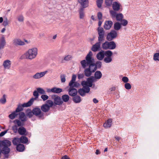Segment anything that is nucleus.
<instances>
[{
	"label": "nucleus",
	"mask_w": 159,
	"mask_h": 159,
	"mask_svg": "<svg viewBox=\"0 0 159 159\" xmlns=\"http://www.w3.org/2000/svg\"><path fill=\"white\" fill-rule=\"evenodd\" d=\"M93 53L91 51L89 52L85 57V60L81 61L80 63L84 69V71L85 75L89 77L93 73L97 70L94 63V59L92 57Z\"/></svg>",
	"instance_id": "f257e3e1"
},
{
	"label": "nucleus",
	"mask_w": 159,
	"mask_h": 159,
	"mask_svg": "<svg viewBox=\"0 0 159 159\" xmlns=\"http://www.w3.org/2000/svg\"><path fill=\"white\" fill-rule=\"evenodd\" d=\"M10 146V141L7 140L0 141V158L2 153L5 155V158H8V154L10 151V149L8 147Z\"/></svg>",
	"instance_id": "f03ea898"
},
{
	"label": "nucleus",
	"mask_w": 159,
	"mask_h": 159,
	"mask_svg": "<svg viewBox=\"0 0 159 159\" xmlns=\"http://www.w3.org/2000/svg\"><path fill=\"white\" fill-rule=\"evenodd\" d=\"M38 49L33 48L29 49L21 57V58L32 60L36 58L38 54Z\"/></svg>",
	"instance_id": "7ed1b4c3"
},
{
	"label": "nucleus",
	"mask_w": 159,
	"mask_h": 159,
	"mask_svg": "<svg viewBox=\"0 0 159 159\" xmlns=\"http://www.w3.org/2000/svg\"><path fill=\"white\" fill-rule=\"evenodd\" d=\"M31 100L29 101L27 103H25L22 104H19L16 111L11 114V119H13L15 118L18 115V112L23 110V107H27L31 106Z\"/></svg>",
	"instance_id": "20e7f679"
},
{
	"label": "nucleus",
	"mask_w": 159,
	"mask_h": 159,
	"mask_svg": "<svg viewBox=\"0 0 159 159\" xmlns=\"http://www.w3.org/2000/svg\"><path fill=\"white\" fill-rule=\"evenodd\" d=\"M116 46L114 41L110 42L106 41L102 44V48L103 49H114L116 48Z\"/></svg>",
	"instance_id": "39448f33"
},
{
	"label": "nucleus",
	"mask_w": 159,
	"mask_h": 159,
	"mask_svg": "<svg viewBox=\"0 0 159 159\" xmlns=\"http://www.w3.org/2000/svg\"><path fill=\"white\" fill-rule=\"evenodd\" d=\"M33 110L34 115L36 116H38L40 119H44V113L42 111L40 108L39 107H36L33 108Z\"/></svg>",
	"instance_id": "423d86ee"
},
{
	"label": "nucleus",
	"mask_w": 159,
	"mask_h": 159,
	"mask_svg": "<svg viewBox=\"0 0 159 159\" xmlns=\"http://www.w3.org/2000/svg\"><path fill=\"white\" fill-rule=\"evenodd\" d=\"M110 13L112 18H116L117 20L120 21L123 18V16L122 13H117L116 11L112 10L110 11Z\"/></svg>",
	"instance_id": "0eeeda50"
},
{
	"label": "nucleus",
	"mask_w": 159,
	"mask_h": 159,
	"mask_svg": "<svg viewBox=\"0 0 159 159\" xmlns=\"http://www.w3.org/2000/svg\"><path fill=\"white\" fill-rule=\"evenodd\" d=\"M98 41L103 42L104 40L105 31L102 27H98Z\"/></svg>",
	"instance_id": "6e6552de"
},
{
	"label": "nucleus",
	"mask_w": 159,
	"mask_h": 159,
	"mask_svg": "<svg viewBox=\"0 0 159 159\" xmlns=\"http://www.w3.org/2000/svg\"><path fill=\"white\" fill-rule=\"evenodd\" d=\"M117 36V32L115 30H112L107 35V39L108 41H111L116 38Z\"/></svg>",
	"instance_id": "1a4fd4ad"
},
{
	"label": "nucleus",
	"mask_w": 159,
	"mask_h": 159,
	"mask_svg": "<svg viewBox=\"0 0 159 159\" xmlns=\"http://www.w3.org/2000/svg\"><path fill=\"white\" fill-rule=\"evenodd\" d=\"M52 98L53 100L54 103L56 105H60L63 102L60 97L57 96L55 95H52Z\"/></svg>",
	"instance_id": "9d476101"
},
{
	"label": "nucleus",
	"mask_w": 159,
	"mask_h": 159,
	"mask_svg": "<svg viewBox=\"0 0 159 159\" xmlns=\"http://www.w3.org/2000/svg\"><path fill=\"white\" fill-rule=\"evenodd\" d=\"M89 91V88L86 86H83V88L80 89L78 92L81 96H83L85 95L86 93H88Z\"/></svg>",
	"instance_id": "9b49d317"
},
{
	"label": "nucleus",
	"mask_w": 159,
	"mask_h": 159,
	"mask_svg": "<svg viewBox=\"0 0 159 159\" xmlns=\"http://www.w3.org/2000/svg\"><path fill=\"white\" fill-rule=\"evenodd\" d=\"M102 42L98 41L93 45L92 47L91 50L94 52H96L99 51L100 49V47Z\"/></svg>",
	"instance_id": "f8f14e48"
},
{
	"label": "nucleus",
	"mask_w": 159,
	"mask_h": 159,
	"mask_svg": "<svg viewBox=\"0 0 159 159\" xmlns=\"http://www.w3.org/2000/svg\"><path fill=\"white\" fill-rule=\"evenodd\" d=\"M47 72V71L40 72H37L33 75V78L35 79H39L43 77Z\"/></svg>",
	"instance_id": "ddd939ff"
},
{
	"label": "nucleus",
	"mask_w": 159,
	"mask_h": 159,
	"mask_svg": "<svg viewBox=\"0 0 159 159\" xmlns=\"http://www.w3.org/2000/svg\"><path fill=\"white\" fill-rule=\"evenodd\" d=\"M70 88L68 90L69 95L72 97H75L77 93V91L76 89L72 88V85L69 86Z\"/></svg>",
	"instance_id": "4468645a"
},
{
	"label": "nucleus",
	"mask_w": 159,
	"mask_h": 159,
	"mask_svg": "<svg viewBox=\"0 0 159 159\" xmlns=\"http://www.w3.org/2000/svg\"><path fill=\"white\" fill-rule=\"evenodd\" d=\"M120 4L116 2H113L112 5L113 11H119L120 10Z\"/></svg>",
	"instance_id": "2eb2a0df"
},
{
	"label": "nucleus",
	"mask_w": 159,
	"mask_h": 159,
	"mask_svg": "<svg viewBox=\"0 0 159 159\" xmlns=\"http://www.w3.org/2000/svg\"><path fill=\"white\" fill-rule=\"evenodd\" d=\"M79 2L83 8H86L89 6L88 0H78Z\"/></svg>",
	"instance_id": "dca6fc26"
},
{
	"label": "nucleus",
	"mask_w": 159,
	"mask_h": 159,
	"mask_svg": "<svg viewBox=\"0 0 159 159\" xmlns=\"http://www.w3.org/2000/svg\"><path fill=\"white\" fill-rule=\"evenodd\" d=\"M105 51H102L98 53L96 55V57L99 60H102L105 57Z\"/></svg>",
	"instance_id": "f3484780"
},
{
	"label": "nucleus",
	"mask_w": 159,
	"mask_h": 159,
	"mask_svg": "<svg viewBox=\"0 0 159 159\" xmlns=\"http://www.w3.org/2000/svg\"><path fill=\"white\" fill-rule=\"evenodd\" d=\"M113 24V22L110 20L106 21L104 25V28L106 30L110 29Z\"/></svg>",
	"instance_id": "a211bd4d"
},
{
	"label": "nucleus",
	"mask_w": 159,
	"mask_h": 159,
	"mask_svg": "<svg viewBox=\"0 0 159 159\" xmlns=\"http://www.w3.org/2000/svg\"><path fill=\"white\" fill-rule=\"evenodd\" d=\"M13 44L15 45H21L22 46L25 44L24 42L21 41L20 39H16L13 41Z\"/></svg>",
	"instance_id": "6ab92c4d"
},
{
	"label": "nucleus",
	"mask_w": 159,
	"mask_h": 159,
	"mask_svg": "<svg viewBox=\"0 0 159 159\" xmlns=\"http://www.w3.org/2000/svg\"><path fill=\"white\" fill-rule=\"evenodd\" d=\"M19 119L22 122H25L27 120L26 117L23 112H20L19 113Z\"/></svg>",
	"instance_id": "aec40b11"
},
{
	"label": "nucleus",
	"mask_w": 159,
	"mask_h": 159,
	"mask_svg": "<svg viewBox=\"0 0 159 159\" xmlns=\"http://www.w3.org/2000/svg\"><path fill=\"white\" fill-rule=\"evenodd\" d=\"M5 44V37L2 36L0 39V49H3Z\"/></svg>",
	"instance_id": "412c9836"
},
{
	"label": "nucleus",
	"mask_w": 159,
	"mask_h": 159,
	"mask_svg": "<svg viewBox=\"0 0 159 159\" xmlns=\"http://www.w3.org/2000/svg\"><path fill=\"white\" fill-rule=\"evenodd\" d=\"M41 109L43 112H46L49 110L50 106L47 104H43L41 106Z\"/></svg>",
	"instance_id": "4be33fe9"
},
{
	"label": "nucleus",
	"mask_w": 159,
	"mask_h": 159,
	"mask_svg": "<svg viewBox=\"0 0 159 159\" xmlns=\"http://www.w3.org/2000/svg\"><path fill=\"white\" fill-rule=\"evenodd\" d=\"M38 92L37 90H35L33 92V95L35 97L34 98H32L29 101L31 100V101H30L31 103V105H32L34 100H36L38 97L39 94L38 93Z\"/></svg>",
	"instance_id": "5701e85b"
},
{
	"label": "nucleus",
	"mask_w": 159,
	"mask_h": 159,
	"mask_svg": "<svg viewBox=\"0 0 159 159\" xmlns=\"http://www.w3.org/2000/svg\"><path fill=\"white\" fill-rule=\"evenodd\" d=\"M26 129L23 126L20 127L18 129V133L21 135H25Z\"/></svg>",
	"instance_id": "b1692460"
},
{
	"label": "nucleus",
	"mask_w": 159,
	"mask_h": 159,
	"mask_svg": "<svg viewBox=\"0 0 159 159\" xmlns=\"http://www.w3.org/2000/svg\"><path fill=\"white\" fill-rule=\"evenodd\" d=\"M16 149L18 152H23L25 149V147L23 144H19L16 146Z\"/></svg>",
	"instance_id": "393cba45"
},
{
	"label": "nucleus",
	"mask_w": 159,
	"mask_h": 159,
	"mask_svg": "<svg viewBox=\"0 0 159 159\" xmlns=\"http://www.w3.org/2000/svg\"><path fill=\"white\" fill-rule=\"evenodd\" d=\"M112 122L111 119H109L104 124L103 126L105 128H110L111 125V123Z\"/></svg>",
	"instance_id": "a878e982"
},
{
	"label": "nucleus",
	"mask_w": 159,
	"mask_h": 159,
	"mask_svg": "<svg viewBox=\"0 0 159 159\" xmlns=\"http://www.w3.org/2000/svg\"><path fill=\"white\" fill-rule=\"evenodd\" d=\"M72 100L74 102L76 103H80L82 100L81 97L78 95H76L73 97Z\"/></svg>",
	"instance_id": "bb28decb"
},
{
	"label": "nucleus",
	"mask_w": 159,
	"mask_h": 159,
	"mask_svg": "<svg viewBox=\"0 0 159 159\" xmlns=\"http://www.w3.org/2000/svg\"><path fill=\"white\" fill-rule=\"evenodd\" d=\"M3 65L5 69H9L10 68V61L6 60L3 63Z\"/></svg>",
	"instance_id": "cd10ccee"
},
{
	"label": "nucleus",
	"mask_w": 159,
	"mask_h": 159,
	"mask_svg": "<svg viewBox=\"0 0 159 159\" xmlns=\"http://www.w3.org/2000/svg\"><path fill=\"white\" fill-rule=\"evenodd\" d=\"M102 74L100 71H97L95 72L94 76L96 79H100L102 77Z\"/></svg>",
	"instance_id": "c85d7f7f"
},
{
	"label": "nucleus",
	"mask_w": 159,
	"mask_h": 159,
	"mask_svg": "<svg viewBox=\"0 0 159 159\" xmlns=\"http://www.w3.org/2000/svg\"><path fill=\"white\" fill-rule=\"evenodd\" d=\"M13 122L16 125H17L18 126H22L24 125V122H22L21 121H20L19 120L16 119L13 121Z\"/></svg>",
	"instance_id": "c756f323"
},
{
	"label": "nucleus",
	"mask_w": 159,
	"mask_h": 159,
	"mask_svg": "<svg viewBox=\"0 0 159 159\" xmlns=\"http://www.w3.org/2000/svg\"><path fill=\"white\" fill-rule=\"evenodd\" d=\"M20 142L23 143H26L28 141V138L25 136H22L20 138Z\"/></svg>",
	"instance_id": "7c9ffc66"
},
{
	"label": "nucleus",
	"mask_w": 159,
	"mask_h": 159,
	"mask_svg": "<svg viewBox=\"0 0 159 159\" xmlns=\"http://www.w3.org/2000/svg\"><path fill=\"white\" fill-rule=\"evenodd\" d=\"M84 8H83L82 7L80 8L79 10L80 18L81 19H83L84 16Z\"/></svg>",
	"instance_id": "2f4dec72"
},
{
	"label": "nucleus",
	"mask_w": 159,
	"mask_h": 159,
	"mask_svg": "<svg viewBox=\"0 0 159 159\" xmlns=\"http://www.w3.org/2000/svg\"><path fill=\"white\" fill-rule=\"evenodd\" d=\"M62 91V90L61 89L57 87L53 88V93H59Z\"/></svg>",
	"instance_id": "473e14b6"
},
{
	"label": "nucleus",
	"mask_w": 159,
	"mask_h": 159,
	"mask_svg": "<svg viewBox=\"0 0 159 159\" xmlns=\"http://www.w3.org/2000/svg\"><path fill=\"white\" fill-rule=\"evenodd\" d=\"M81 84L82 86H86L89 87H92L93 86V84L90 83H87L85 81H83L81 82Z\"/></svg>",
	"instance_id": "72a5a7b5"
},
{
	"label": "nucleus",
	"mask_w": 159,
	"mask_h": 159,
	"mask_svg": "<svg viewBox=\"0 0 159 159\" xmlns=\"http://www.w3.org/2000/svg\"><path fill=\"white\" fill-rule=\"evenodd\" d=\"M121 27V24L118 22L115 23L114 25V29L115 30H119Z\"/></svg>",
	"instance_id": "f704fd0d"
},
{
	"label": "nucleus",
	"mask_w": 159,
	"mask_h": 159,
	"mask_svg": "<svg viewBox=\"0 0 159 159\" xmlns=\"http://www.w3.org/2000/svg\"><path fill=\"white\" fill-rule=\"evenodd\" d=\"M62 99L63 101L65 102H67L69 100V96L67 94H65L62 96Z\"/></svg>",
	"instance_id": "c9c22d12"
},
{
	"label": "nucleus",
	"mask_w": 159,
	"mask_h": 159,
	"mask_svg": "<svg viewBox=\"0 0 159 159\" xmlns=\"http://www.w3.org/2000/svg\"><path fill=\"white\" fill-rule=\"evenodd\" d=\"M105 56L106 57H111L113 55V53L110 50H107L105 52Z\"/></svg>",
	"instance_id": "e433bc0d"
},
{
	"label": "nucleus",
	"mask_w": 159,
	"mask_h": 159,
	"mask_svg": "<svg viewBox=\"0 0 159 159\" xmlns=\"http://www.w3.org/2000/svg\"><path fill=\"white\" fill-rule=\"evenodd\" d=\"M112 61V57H105L104 59V61L106 63H109Z\"/></svg>",
	"instance_id": "4c0bfd02"
},
{
	"label": "nucleus",
	"mask_w": 159,
	"mask_h": 159,
	"mask_svg": "<svg viewBox=\"0 0 159 159\" xmlns=\"http://www.w3.org/2000/svg\"><path fill=\"white\" fill-rule=\"evenodd\" d=\"M20 139L19 138H15L12 141V143L14 145H17L20 143Z\"/></svg>",
	"instance_id": "58836bf2"
},
{
	"label": "nucleus",
	"mask_w": 159,
	"mask_h": 159,
	"mask_svg": "<svg viewBox=\"0 0 159 159\" xmlns=\"http://www.w3.org/2000/svg\"><path fill=\"white\" fill-rule=\"evenodd\" d=\"M113 1V0H105V3L107 7H110L112 5Z\"/></svg>",
	"instance_id": "ea45409f"
},
{
	"label": "nucleus",
	"mask_w": 159,
	"mask_h": 159,
	"mask_svg": "<svg viewBox=\"0 0 159 159\" xmlns=\"http://www.w3.org/2000/svg\"><path fill=\"white\" fill-rule=\"evenodd\" d=\"M76 75H72V78L71 80L70 81L69 83V86H71L73 84V83L74 82H75L76 80Z\"/></svg>",
	"instance_id": "a19ab883"
},
{
	"label": "nucleus",
	"mask_w": 159,
	"mask_h": 159,
	"mask_svg": "<svg viewBox=\"0 0 159 159\" xmlns=\"http://www.w3.org/2000/svg\"><path fill=\"white\" fill-rule=\"evenodd\" d=\"M6 95L5 94H4L3 97L0 99V103L2 104H4L6 102Z\"/></svg>",
	"instance_id": "79ce46f5"
},
{
	"label": "nucleus",
	"mask_w": 159,
	"mask_h": 159,
	"mask_svg": "<svg viewBox=\"0 0 159 159\" xmlns=\"http://www.w3.org/2000/svg\"><path fill=\"white\" fill-rule=\"evenodd\" d=\"M95 64L97 69V68H100L102 66V62L100 61H97Z\"/></svg>",
	"instance_id": "37998d69"
},
{
	"label": "nucleus",
	"mask_w": 159,
	"mask_h": 159,
	"mask_svg": "<svg viewBox=\"0 0 159 159\" xmlns=\"http://www.w3.org/2000/svg\"><path fill=\"white\" fill-rule=\"evenodd\" d=\"M103 0H97V4L99 8H101L102 3Z\"/></svg>",
	"instance_id": "c03bdc74"
},
{
	"label": "nucleus",
	"mask_w": 159,
	"mask_h": 159,
	"mask_svg": "<svg viewBox=\"0 0 159 159\" xmlns=\"http://www.w3.org/2000/svg\"><path fill=\"white\" fill-rule=\"evenodd\" d=\"M121 22V23L120 24L121 25H122L124 26H126L128 24V21H127L125 19H123L121 20L120 21Z\"/></svg>",
	"instance_id": "a18cd8bd"
},
{
	"label": "nucleus",
	"mask_w": 159,
	"mask_h": 159,
	"mask_svg": "<svg viewBox=\"0 0 159 159\" xmlns=\"http://www.w3.org/2000/svg\"><path fill=\"white\" fill-rule=\"evenodd\" d=\"M37 90L39 93L41 94H44L45 93V91L41 88H37Z\"/></svg>",
	"instance_id": "49530a36"
},
{
	"label": "nucleus",
	"mask_w": 159,
	"mask_h": 159,
	"mask_svg": "<svg viewBox=\"0 0 159 159\" xmlns=\"http://www.w3.org/2000/svg\"><path fill=\"white\" fill-rule=\"evenodd\" d=\"M153 59L155 61H159V53H156L154 54Z\"/></svg>",
	"instance_id": "de8ad7c7"
},
{
	"label": "nucleus",
	"mask_w": 159,
	"mask_h": 159,
	"mask_svg": "<svg viewBox=\"0 0 159 159\" xmlns=\"http://www.w3.org/2000/svg\"><path fill=\"white\" fill-rule=\"evenodd\" d=\"M125 88L127 90H129L131 88V84L129 83H126L125 84Z\"/></svg>",
	"instance_id": "09e8293b"
},
{
	"label": "nucleus",
	"mask_w": 159,
	"mask_h": 159,
	"mask_svg": "<svg viewBox=\"0 0 159 159\" xmlns=\"http://www.w3.org/2000/svg\"><path fill=\"white\" fill-rule=\"evenodd\" d=\"M72 58V56L70 55H67L64 58V60L66 61H68L70 60Z\"/></svg>",
	"instance_id": "8fccbe9b"
},
{
	"label": "nucleus",
	"mask_w": 159,
	"mask_h": 159,
	"mask_svg": "<svg viewBox=\"0 0 159 159\" xmlns=\"http://www.w3.org/2000/svg\"><path fill=\"white\" fill-rule=\"evenodd\" d=\"M122 81L125 83H127L129 81L128 78L126 76H124L122 78Z\"/></svg>",
	"instance_id": "3c124183"
},
{
	"label": "nucleus",
	"mask_w": 159,
	"mask_h": 159,
	"mask_svg": "<svg viewBox=\"0 0 159 159\" xmlns=\"http://www.w3.org/2000/svg\"><path fill=\"white\" fill-rule=\"evenodd\" d=\"M24 18L22 15H20L18 17V20L19 22H22L23 21Z\"/></svg>",
	"instance_id": "603ef678"
},
{
	"label": "nucleus",
	"mask_w": 159,
	"mask_h": 159,
	"mask_svg": "<svg viewBox=\"0 0 159 159\" xmlns=\"http://www.w3.org/2000/svg\"><path fill=\"white\" fill-rule=\"evenodd\" d=\"M12 129L14 133H16L17 131L18 132V126L16 125H15L12 127Z\"/></svg>",
	"instance_id": "864d4df0"
},
{
	"label": "nucleus",
	"mask_w": 159,
	"mask_h": 159,
	"mask_svg": "<svg viewBox=\"0 0 159 159\" xmlns=\"http://www.w3.org/2000/svg\"><path fill=\"white\" fill-rule=\"evenodd\" d=\"M41 98L43 101H44L48 99V96L46 95H42L41 96Z\"/></svg>",
	"instance_id": "5fc2aeb1"
},
{
	"label": "nucleus",
	"mask_w": 159,
	"mask_h": 159,
	"mask_svg": "<svg viewBox=\"0 0 159 159\" xmlns=\"http://www.w3.org/2000/svg\"><path fill=\"white\" fill-rule=\"evenodd\" d=\"M80 84L76 82H74L73 84H72V88L74 87L77 88L80 86Z\"/></svg>",
	"instance_id": "6e6d98bb"
},
{
	"label": "nucleus",
	"mask_w": 159,
	"mask_h": 159,
	"mask_svg": "<svg viewBox=\"0 0 159 159\" xmlns=\"http://www.w3.org/2000/svg\"><path fill=\"white\" fill-rule=\"evenodd\" d=\"M60 77L61 82H65L66 81L65 75H61Z\"/></svg>",
	"instance_id": "4d7b16f0"
},
{
	"label": "nucleus",
	"mask_w": 159,
	"mask_h": 159,
	"mask_svg": "<svg viewBox=\"0 0 159 159\" xmlns=\"http://www.w3.org/2000/svg\"><path fill=\"white\" fill-rule=\"evenodd\" d=\"M33 115H34V113L33 110L32 111H30L27 113V116L29 117H31L33 116Z\"/></svg>",
	"instance_id": "13d9d810"
},
{
	"label": "nucleus",
	"mask_w": 159,
	"mask_h": 159,
	"mask_svg": "<svg viewBox=\"0 0 159 159\" xmlns=\"http://www.w3.org/2000/svg\"><path fill=\"white\" fill-rule=\"evenodd\" d=\"M102 14L101 12H98V13L97 16L98 19L99 20H101L102 19Z\"/></svg>",
	"instance_id": "bf43d9fd"
},
{
	"label": "nucleus",
	"mask_w": 159,
	"mask_h": 159,
	"mask_svg": "<svg viewBox=\"0 0 159 159\" xmlns=\"http://www.w3.org/2000/svg\"><path fill=\"white\" fill-rule=\"evenodd\" d=\"M8 129L4 130L0 133V137L3 136L6 133H7Z\"/></svg>",
	"instance_id": "052dcab7"
},
{
	"label": "nucleus",
	"mask_w": 159,
	"mask_h": 159,
	"mask_svg": "<svg viewBox=\"0 0 159 159\" xmlns=\"http://www.w3.org/2000/svg\"><path fill=\"white\" fill-rule=\"evenodd\" d=\"M47 103L50 105L51 107H52L53 104V102L50 100H48L47 101Z\"/></svg>",
	"instance_id": "680f3d73"
},
{
	"label": "nucleus",
	"mask_w": 159,
	"mask_h": 159,
	"mask_svg": "<svg viewBox=\"0 0 159 159\" xmlns=\"http://www.w3.org/2000/svg\"><path fill=\"white\" fill-rule=\"evenodd\" d=\"M84 77V75L83 74H78V79H80L83 78Z\"/></svg>",
	"instance_id": "e2e57ef3"
},
{
	"label": "nucleus",
	"mask_w": 159,
	"mask_h": 159,
	"mask_svg": "<svg viewBox=\"0 0 159 159\" xmlns=\"http://www.w3.org/2000/svg\"><path fill=\"white\" fill-rule=\"evenodd\" d=\"M92 81L90 77L87 79V81H86V82H87V83H90L92 84H93V83L92 82Z\"/></svg>",
	"instance_id": "0e129e2a"
},
{
	"label": "nucleus",
	"mask_w": 159,
	"mask_h": 159,
	"mask_svg": "<svg viewBox=\"0 0 159 159\" xmlns=\"http://www.w3.org/2000/svg\"><path fill=\"white\" fill-rule=\"evenodd\" d=\"M47 92L48 93H51V92H53V88L51 89H50L49 88H48L47 89Z\"/></svg>",
	"instance_id": "69168bd1"
},
{
	"label": "nucleus",
	"mask_w": 159,
	"mask_h": 159,
	"mask_svg": "<svg viewBox=\"0 0 159 159\" xmlns=\"http://www.w3.org/2000/svg\"><path fill=\"white\" fill-rule=\"evenodd\" d=\"M90 78H91V80H92V82L93 83V82H95V81H96V79L94 77H94H93V76H91L90 77Z\"/></svg>",
	"instance_id": "338daca9"
},
{
	"label": "nucleus",
	"mask_w": 159,
	"mask_h": 159,
	"mask_svg": "<svg viewBox=\"0 0 159 159\" xmlns=\"http://www.w3.org/2000/svg\"><path fill=\"white\" fill-rule=\"evenodd\" d=\"M62 159H70L67 156L65 155L62 157Z\"/></svg>",
	"instance_id": "774afa93"
}]
</instances>
